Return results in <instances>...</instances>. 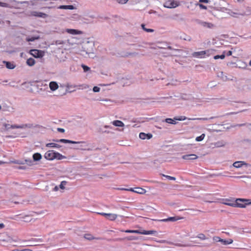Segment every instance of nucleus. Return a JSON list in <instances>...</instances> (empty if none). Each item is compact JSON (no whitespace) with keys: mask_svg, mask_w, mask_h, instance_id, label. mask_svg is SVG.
Listing matches in <instances>:
<instances>
[{"mask_svg":"<svg viewBox=\"0 0 251 251\" xmlns=\"http://www.w3.org/2000/svg\"><path fill=\"white\" fill-rule=\"evenodd\" d=\"M122 231L129 233H137L143 235H157V232L156 230H123Z\"/></svg>","mask_w":251,"mask_h":251,"instance_id":"1","label":"nucleus"},{"mask_svg":"<svg viewBox=\"0 0 251 251\" xmlns=\"http://www.w3.org/2000/svg\"><path fill=\"white\" fill-rule=\"evenodd\" d=\"M179 5V2L175 0H166L163 4V6L168 8H174Z\"/></svg>","mask_w":251,"mask_h":251,"instance_id":"2","label":"nucleus"},{"mask_svg":"<svg viewBox=\"0 0 251 251\" xmlns=\"http://www.w3.org/2000/svg\"><path fill=\"white\" fill-rule=\"evenodd\" d=\"M196 22L197 24L200 25L201 26L204 28L211 29V28H213L215 27L214 25L211 23L205 22V21L200 20L199 19L196 20Z\"/></svg>","mask_w":251,"mask_h":251,"instance_id":"3","label":"nucleus"},{"mask_svg":"<svg viewBox=\"0 0 251 251\" xmlns=\"http://www.w3.org/2000/svg\"><path fill=\"white\" fill-rule=\"evenodd\" d=\"M98 214L104 216L107 219L113 221L116 219L118 217V215L113 213H106L104 212H98Z\"/></svg>","mask_w":251,"mask_h":251,"instance_id":"4","label":"nucleus"},{"mask_svg":"<svg viewBox=\"0 0 251 251\" xmlns=\"http://www.w3.org/2000/svg\"><path fill=\"white\" fill-rule=\"evenodd\" d=\"M31 55L36 58H41L44 56L45 53L44 51L38 50H31L30 51Z\"/></svg>","mask_w":251,"mask_h":251,"instance_id":"5","label":"nucleus"},{"mask_svg":"<svg viewBox=\"0 0 251 251\" xmlns=\"http://www.w3.org/2000/svg\"><path fill=\"white\" fill-rule=\"evenodd\" d=\"M53 141L55 142H60V143H70V144H85V142L84 141H79V142H76L74 141L68 139H56V140H53Z\"/></svg>","mask_w":251,"mask_h":251,"instance_id":"6","label":"nucleus"},{"mask_svg":"<svg viewBox=\"0 0 251 251\" xmlns=\"http://www.w3.org/2000/svg\"><path fill=\"white\" fill-rule=\"evenodd\" d=\"M55 151L53 150H50L47 151L44 154V157L48 160H53L54 159Z\"/></svg>","mask_w":251,"mask_h":251,"instance_id":"7","label":"nucleus"},{"mask_svg":"<svg viewBox=\"0 0 251 251\" xmlns=\"http://www.w3.org/2000/svg\"><path fill=\"white\" fill-rule=\"evenodd\" d=\"M15 127L16 128L20 129H30L34 127V126L33 124L28 123L25 124H22L20 125H16Z\"/></svg>","mask_w":251,"mask_h":251,"instance_id":"8","label":"nucleus"},{"mask_svg":"<svg viewBox=\"0 0 251 251\" xmlns=\"http://www.w3.org/2000/svg\"><path fill=\"white\" fill-rule=\"evenodd\" d=\"M198 156L195 154H190L184 155L182 156V158L186 160H193L197 159Z\"/></svg>","mask_w":251,"mask_h":251,"instance_id":"9","label":"nucleus"},{"mask_svg":"<svg viewBox=\"0 0 251 251\" xmlns=\"http://www.w3.org/2000/svg\"><path fill=\"white\" fill-rule=\"evenodd\" d=\"M224 203L226 205L233 206V207H245V205L243 204H240L239 202H238V201H237V199L236 200V202L235 203H231L229 202H224Z\"/></svg>","mask_w":251,"mask_h":251,"instance_id":"10","label":"nucleus"},{"mask_svg":"<svg viewBox=\"0 0 251 251\" xmlns=\"http://www.w3.org/2000/svg\"><path fill=\"white\" fill-rule=\"evenodd\" d=\"M31 14L32 16L43 18H46L48 17V15L47 14L41 12L32 11L31 12Z\"/></svg>","mask_w":251,"mask_h":251,"instance_id":"11","label":"nucleus"},{"mask_svg":"<svg viewBox=\"0 0 251 251\" xmlns=\"http://www.w3.org/2000/svg\"><path fill=\"white\" fill-rule=\"evenodd\" d=\"M245 165L246 166L248 167L249 166V165L247 163H246L244 161H236L233 164V167L236 168H239L242 167L243 166Z\"/></svg>","mask_w":251,"mask_h":251,"instance_id":"12","label":"nucleus"},{"mask_svg":"<svg viewBox=\"0 0 251 251\" xmlns=\"http://www.w3.org/2000/svg\"><path fill=\"white\" fill-rule=\"evenodd\" d=\"M206 54V51H201L194 52L193 53V56L197 58H203L204 55Z\"/></svg>","mask_w":251,"mask_h":251,"instance_id":"13","label":"nucleus"},{"mask_svg":"<svg viewBox=\"0 0 251 251\" xmlns=\"http://www.w3.org/2000/svg\"><path fill=\"white\" fill-rule=\"evenodd\" d=\"M138 53L135 52H122L119 54L120 56L123 57H127L128 56H135L137 55Z\"/></svg>","mask_w":251,"mask_h":251,"instance_id":"14","label":"nucleus"},{"mask_svg":"<svg viewBox=\"0 0 251 251\" xmlns=\"http://www.w3.org/2000/svg\"><path fill=\"white\" fill-rule=\"evenodd\" d=\"M84 238L89 241H91L94 239L100 240L101 239L100 237H95L92 234L90 233H85L83 235Z\"/></svg>","mask_w":251,"mask_h":251,"instance_id":"15","label":"nucleus"},{"mask_svg":"<svg viewBox=\"0 0 251 251\" xmlns=\"http://www.w3.org/2000/svg\"><path fill=\"white\" fill-rule=\"evenodd\" d=\"M152 137V135L151 133H145L144 132H141L139 134V138L141 139L144 140L146 139H150Z\"/></svg>","mask_w":251,"mask_h":251,"instance_id":"16","label":"nucleus"},{"mask_svg":"<svg viewBox=\"0 0 251 251\" xmlns=\"http://www.w3.org/2000/svg\"><path fill=\"white\" fill-rule=\"evenodd\" d=\"M49 87L51 91H54L58 89V85L56 82L51 81L49 84Z\"/></svg>","mask_w":251,"mask_h":251,"instance_id":"17","label":"nucleus"},{"mask_svg":"<svg viewBox=\"0 0 251 251\" xmlns=\"http://www.w3.org/2000/svg\"><path fill=\"white\" fill-rule=\"evenodd\" d=\"M3 63L6 66V67L8 69H13L15 68L16 66L12 62L3 61Z\"/></svg>","mask_w":251,"mask_h":251,"instance_id":"18","label":"nucleus"},{"mask_svg":"<svg viewBox=\"0 0 251 251\" xmlns=\"http://www.w3.org/2000/svg\"><path fill=\"white\" fill-rule=\"evenodd\" d=\"M65 42L62 40H58L53 41L51 45L59 46V48H61L63 47V45L65 44Z\"/></svg>","mask_w":251,"mask_h":251,"instance_id":"19","label":"nucleus"},{"mask_svg":"<svg viewBox=\"0 0 251 251\" xmlns=\"http://www.w3.org/2000/svg\"><path fill=\"white\" fill-rule=\"evenodd\" d=\"M66 31L71 34L73 35H77V34H80L82 32L81 31L74 29H67L66 30Z\"/></svg>","mask_w":251,"mask_h":251,"instance_id":"20","label":"nucleus"},{"mask_svg":"<svg viewBox=\"0 0 251 251\" xmlns=\"http://www.w3.org/2000/svg\"><path fill=\"white\" fill-rule=\"evenodd\" d=\"M179 218L176 217H170L167 219H164L160 220L161 222H175L178 220Z\"/></svg>","mask_w":251,"mask_h":251,"instance_id":"21","label":"nucleus"},{"mask_svg":"<svg viewBox=\"0 0 251 251\" xmlns=\"http://www.w3.org/2000/svg\"><path fill=\"white\" fill-rule=\"evenodd\" d=\"M65 158H66V157L65 156L62 155L59 152L55 151L54 159L60 160Z\"/></svg>","mask_w":251,"mask_h":251,"instance_id":"22","label":"nucleus"},{"mask_svg":"<svg viewBox=\"0 0 251 251\" xmlns=\"http://www.w3.org/2000/svg\"><path fill=\"white\" fill-rule=\"evenodd\" d=\"M46 147L48 148H60L61 146L54 143H50L46 144Z\"/></svg>","mask_w":251,"mask_h":251,"instance_id":"23","label":"nucleus"},{"mask_svg":"<svg viewBox=\"0 0 251 251\" xmlns=\"http://www.w3.org/2000/svg\"><path fill=\"white\" fill-rule=\"evenodd\" d=\"M237 201H238V202H239V201L244 202L245 203L243 204L245 205V206L246 205L251 204V200H250V199H237Z\"/></svg>","mask_w":251,"mask_h":251,"instance_id":"24","label":"nucleus"},{"mask_svg":"<svg viewBox=\"0 0 251 251\" xmlns=\"http://www.w3.org/2000/svg\"><path fill=\"white\" fill-rule=\"evenodd\" d=\"M58 9H70L73 10L75 9V7L72 5H60L58 7Z\"/></svg>","mask_w":251,"mask_h":251,"instance_id":"25","label":"nucleus"},{"mask_svg":"<svg viewBox=\"0 0 251 251\" xmlns=\"http://www.w3.org/2000/svg\"><path fill=\"white\" fill-rule=\"evenodd\" d=\"M112 124L115 126H118V127H123L125 126L124 124L122 121H119V120L114 121L112 122Z\"/></svg>","mask_w":251,"mask_h":251,"instance_id":"26","label":"nucleus"},{"mask_svg":"<svg viewBox=\"0 0 251 251\" xmlns=\"http://www.w3.org/2000/svg\"><path fill=\"white\" fill-rule=\"evenodd\" d=\"M3 126L5 127V129L6 130H9L10 128H12V129L16 128V127H15L16 125H11L10 124L4 123V124H3Z\"/></svg>","mask_w":251,"mask_h":251,"instance_id":"27","label":"nucleus"},{"mask_svg":"<svg viewBox=\"0 0 251 251\" xmlns=\"http://www.w3.org/2000/svg\"><path fill=\"white\" fill-rule=\"evenodd\" d=\"M42 158V155L39 153H35L33 155V159L35 161H37L40 160Z\"/></svg>","mask_w":251,"mask_h":251,"instance_id":"28","label":"nucleus"},{"mask_svg":"<svg viewBox=\"0 0 251 251\" xmlns=\"http://www.w3.org/2000/svg\"><path fill=\"white\" fill-rule=\"evenodd\" d=\"M221 242L224 245H227L232 244L233 243V240L231 239H228V240L222 239Z\"/></svg>","mask_w":251,"mask_h":251,"instance_id":"29","label":"nucleus"},{"mask_svg":"<svg viewBox=\"0 0 251 251\" xmlns=\"http://www.w3.org/2000/svg\"><path fill=\"white\" fill-rule=\"evenodd\" d=\"M35 63V60L32 58H29L27 59L26 60V64L29 66H33Z\"/></svg>","mask_w":251,"mask_h":251,"instance_id":"30","label":"nucleus"},{"mask_svg":"<svg viewBox=\"0 0 251 251\" xmlns=\"http://www.w3.org/2000/svg\"><path fill=\"white\" fill-rule=\"evenodd\" d=\"M136 190H135V192L138 193V194H143L145 193V192H146L145 189L141 188L138 187V188H136Z\"/></svg>","mask_w":251,"mask_h":251,"instance_id":"31","label":"nucleus"},{"mask_svg":"<svg viewBox=\"0 0 251 251\" xmlns=\"http://www.w3.org/2000/svg\"><path fill=\"white\" fill-rule=\"evenodd\" d=\"M165 122L167 123H169V124H173V125H175L176 124V120H173L171 118H167L165 120Z\"/></svg>","mask_w":251,"mask_h":251,"instance_id":"32","label":"nucleus"},{"mask_svg":"<svg viewBox=\"0 0 251 251\" xmlns=\"http://www.w3.org/2000/svg\"><path fill=\"white\" fill-rule=\"evenodd\" d=\"M80 146L77 148L78 149L83 150H89V149H87L86 147L88 146V144L85 142V144H79Z\"/></svg>","mask_w":251,"mask_h":251,"instance_id":"33","label":"nucleus"},{"mask_svg":"<svg viewBox=\"0 0 251 251\" xmlns=\"http://www.w3.org/2000/svg\"><path fill=\"white\" fill-rule=\"evenodd\" d=\"M226 51H224L223 52V53L222 54V55H215L214 56V59H223L225 58V53Z\"/></svg>","mask_w":251,"mask_h":251,"instance_id":"34","label":"nucleus"},{"mask_svg":"<svg viewBox=\"0 0 251 251\" xmlns=\"http://www.w3.org/2000/svg\"><path fill=\"white\" fill-rule=\"evenodd\" d=\"M197 238L200 239L201 240H205L207 239L205 235L203 233H200L197 236Z\"/></svg>","mask_w":251,"mask_h":251,"instance_id":"35","label":"nucleus"},{"mask_svg":"<svg viewBox=\"0 0 251 251\" xmlns=\"http://www.w3.org/2000/svg\"><path fill=\"white\" fill-rule=\"evenodd\" d=\"M39 39V36H35V37H31L30 38H27L26 40L28 42H33L34 41L36 40H38Z\"/></svg>","mask_w":251,"mask_h":251,"instance_id":"36","label":"nucleus"},{"mask_svg":"<svg viewBox=\"0 0 251 251\" xmlns=\"http://www.w3.org/2000/svg\"><path fill=\"white\" fill-rule=\"evenodd\" d=\"M204 137H205V134H202L200 136H198L196 137V141L197 142H200L204 139Z\"/></svg>","mask_w":251,"mask_h":251,"instance_id":"37","label":"nucleus"},{"mask_svg":"<svg viewBox=\"0 0 251 251\" xmlns=\"http://www.w3.org/2000/svg\"><path fill=\"white\" fill-rule=\"evenodd\" d=\"M0 240L2 241H3V242L11 243L12 241V238L10 236H7L5 238L1 239Z\"/></svg>","mask_w":251,"mask_h":251,"instance_id":"38","label":"nucleus"},{"mask_svg":"<svg viewBox=\"0 0 251 251\" xmlns=\"http://www.w3.org/2000/svg\"><path fill=\"white\" fill-rule=\"evenodd\" d=\"M81 67L83 68V71H84V72H88V71L90 70V67H89L88 66H86V65H85L84 64H82L81 65Z\"/></svg>","mask_w":251,"mask_h":251,"instance_id":"39","label":"nucleus"},{"mask_svg":"<svg viewBox=\"0 0 251 251\" xmlns=\"http://www.w3.org/2000/svg\"><path fill=\"white\" fill-rule=\"evenodd\" d=\"M66 183L67 182L66 181H62L59 185V188L61 189H64L65 188V185L66 184Z\"/></svg>","mask_w":251,"mask_h":251,"instance_id":"40","label":"nucleus"},{"mask_svg":"<svg viewBox=\"0 0 251 251\" xmlns=\"http://www.w3.org/2000/svg\"><path fill=\"white\" fill-rule=\"evenodd\" d=\"M143 29L145 30L146 31L148 32H153V30L152 29H150V28H146L145 27V25L144 24H142L141 25Z\"/></svg>","mask_w":251,"mask_h":251,"instance_id":"41","label":"nucleus"},{"mask_svg":"<svg viewBox=\"0 0 251 251\" xmlns=\"http://www.w3.org/2000/svg\"><path fill=\"white\" fill-rule=\"evenodd\" d=\"M128 240H136L138 239V238L136 236H130L126 238Z\"/></svg>","mask_w":251,"mask_h":251,"instance_id":"42","label":"nucleus"},{"mask_svg":"<svg viewBox=\"0 0 251 251\" xmlns=\"http://www.w3.org/2000/svg\"><path fill=\"white\" fill-rule=\"evenodd\" d=\"M163 176L165 177H166L168 179L171 180H175L176 179V177H173V176H167V175H163Z\"/></svg>","mask_w":251,"mask_h":251,"instance_id":"43","label":"nucleus"},{"mask_svg":"<svg viewBox=\"0 0 251 251\" xmlns=\"http://www.w3.org/2000/svg\"><path fill=\"white\" fill-rule=\"evenodd\" d=\"M25 162L29 166H32L33 165V161H32L31 159H25Z\"/></svg>","mask_w":251,"mask_h":251,"instance_id":"44","label":"nucleus"},{"mask_svg":"<svg viewBox=\"0 0 251 251\" xmlns=\"http://www.w3.org/2000/svg\"><path fill=\"white\" fill-rule=\"evenodd\" d=\"M128 0H116L117 2L121 4H124L127 3Z\"/></svg>","mask_w":251,"mask_h":251,"instance_id":"45","label":"nucleus"},{"mask_svg":"<svg viewBox=\"0 0 251 251\" xmlns=\"http://www.w3.org/2000/svg\"><path fill=\"white\" fill-rule=\"evenodd\" d=\"M213 240L215 242H221L222 239L218 236H214L213 237Z\"/></svg>","mask_w":251,"mask_h":251,"instance_id":"46","label":"nucleus"},{"mask_svg":"<svg viewBox=\"0 0 251 251\" xmlns=\"http://www.w3.org/2000/svg\"><path fill=\"white\" fill-rule=\"evenodd\" d=\"M197 5H198L201 9H207V7L204 5H203L202 4H201V3H197L196 4Z\"/></svg>","mask_w":251,"mask_h":251,"instance_id":"47","label":"nucleus"},{"mask_svg":"<svg viewBox=\"0 0 251 251\" xmlns=\"http://www.w3.org/2000/svg\"><path fill=\"white\" fill-rule=\"evenodd\" d=\"M187 118L185 116H180V117L177 118H175V120H178V121H184L186 120Z\"/></svg>","mask_w":251,"mask_h":251,"instance_id":"48","label":"nucleus"},{"mask_svg":"<svg viewBox=\"0 0 251 251\" xmlns=\"http://www.w3.org/2000/svg\"><path fill=\"white\" fill-rule=\"evenodd\" d=\"M189 120H207L208 119L207 118H190L188 119Z\"/></svg>","mask_w":251,"mask_h":251,"instance_id":"49","label":"nucleus"},{"mask_svg":"<svg viewBox=\"0 0 251 251\" xmlns=\"http://www.w3.org/2000/svg\"><path fill=\"white\" fill-rule=\"evenodd\" d=\"M93 91L94 92H99L100 91V88L98 86H94L93 88Z\"/></svg>","mask_w":251,"mask_h":251,"instance_id":"50","label":"nucleus"},{"mask_svg":"<svg viewBox=\"0 0 251 251\" xmlns=\"http://www.w3.org/2000/svg\"><path fill=\"white\" fill-rule=\"evenodd\" d=\"M246 125V124H237V125H232L231 126V127H235L236 126H245Z\"/></svg>","mask_w":251,"mask_h":251,"instance_id":"51","label":"nucleus"},{"mask_svg":"<svg viewBox=\"0 0 251 251\" xmlns=\"http://www.w3.org/2000/svg\"><path fill=\"white\" fill-rule=\"evenodd\" d=\"M57 130L58 131V132H62V133H63L65 132V129L64 128H60V127H58L57 128Z\"/></svg>","mask_w":251,"mask_h":251,"instance_id":"52","label":"nucleus"},{"mask_svg":"<svg viewBox=\"0 0 251 251\" xmlns=\"http://www.w3.org/2000/svg\"><path fill=\"white\" fill-rule=\"evenodd\" d=\"M234 177L235 178H237L249 177V176H234Z\"/></svg>","mask_w":251,"mask_h":251,"instance_id":"53","label":"nucleus"},{"mask_svg":"<svg viewBox=\"0 0 251 251\" xmlns=\"http://www.w3.org/2000/svg\"><path fill=\"white\" fill-rule=\"evenodd\" d=\"M218 147H223L225 146V144H223L222 143L218 142L217 143Z\"/></svg>","mask_w":251,"mask_h":251,"instance_id":"54","label":"nucleus"},{"mask_svg":"<svg viewBox=\"0 0 251 251\" xmlns=\"http://www.w3.org/2000/svg\"><path fill=\"white\" fill-rule=\"evenodd\" d=\"M200 2H204V3H208L209 2V0H199Z\"/></svg>","mask_w":251,"mask_h":251,"instance_id":"55","label":"nucleus"},{"mask_svg":"<svg viewBox=\"0 0 251 251\" xmlns=\"http://www.w3.org/2000/svg\"><path fill=\"white\" fill-rule=\"evenodd\" d=\"M184 40L191 41V38L190 36H187L186 38H183Z\"/></svg>","mask_w":251,"mask_h":251,"instance_id":"56","label":"nucleus"},{"mask_svg":"<svg viewBox=\"0 0 251 251\" xmlns=\"http://www.w3.org/2000/svg\"><path fill=\"white\" fill-rule=\"evenodd\" d=\"M232 51H231V50H229V51L227 52V53H226V55H227V56H230V55H232Z\"/></svg>","mask_w":251,"mask_h":251,"instance_id":"57","label":"nucleus"},{"mask_svg":"<svg viewBox=\"0 0 251 251\" xmlns=\"http://www.w3.org/2000/svg\"><path fill=\"white\" fill-rule=\"evenodd\" d=\"M58 189H59V186H55V187H54V188H53V191H58Z\"/></svg>","mask_w":251,"mask_h":251,"instance_id":"58","label":"nucleus"},{"mask_svg":"<svg viewBox=\"0 0 251 251\" xmlns=\"http://www.w3.org/2000/svg\"><path fill=\"white\" fill-rule=\"evenodd\" d=\"M158 242L159 243H167V241L165 240H160L159 241H158Z\"/></svg>","mask_w":251,"mask_h":251,"instance_id":"59","label":"nucleus"},{"mask_svg":"<svg viewBox=\"0 0 251 251\" xmlns=\"http://www.w3.org/2000/svg\"><path fill=\"white\" fill-rule=\"evenodd\" d=\"M127 191H132V192H135V190H134L133 188H129V189H127Z\"/></svg>","mask_w":251,"mask_h":251,"instance_id":"60","label":"nucleus"},{"mask_svg":"<svg viewBox=\"0 0 251 251\" xmlns=\"http://www.w3.org/2000/svg\"><path fill=\"white\" fill-rule=\"evenodd\" d=\"M66 57H65L64 58H62V59H60V62H64L66 61Z\"/></svg>","mask_w":251,"mask_h":251,"instance_id":"61","label":"nucleus"},{"mask_svg":"<svg viewBox=\"0 0 251 251\" xmlns=\"http://www.w3.org/2000/svg\"><path fill=\"white\" fill-rule=\"evenodd\" d=\"M4 225L3 224H2V223L0 224V228H2L4 227Z\"/></svg>","mask_w":251,"mask_h":251,"instance_id":"62","label":"nucleus"},{"mask_svg":"<svg viewBox=\"0 0 251 251\" xmlns=\"http://www.w3.org/2000/svg\"><path fill=\"white\" fill-rule=\"evenodd\" d=\"M21 251H32L31 250H29V249H24V250H21Z\"/></svg>","mask_w":251,"mask_h":251,"instance_id":"63","label":"nucleus"},{"mask_svg":"<svg viewBox=\"0 0 251 251\" xmlns=\"http://www.w3.org/2000/svg\"><path fill=\"white\" fill-rule=\"evenodd\" d=\"M119 190H126V191H127V189L126 188H118Z\"/></svg>","mask_w":251,"mask_h":251,"instance_id":"64","label":"nucleus"}]
</instances>
